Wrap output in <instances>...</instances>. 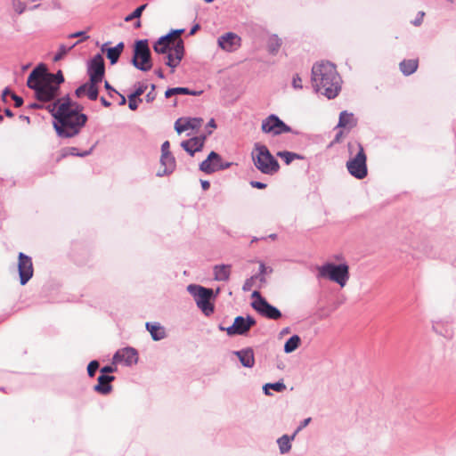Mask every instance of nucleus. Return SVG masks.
I'll use <instances>...</instances> for the list:
<instances>
[{"label":"nucleus","mask_w":456,"mask_h":456,"mask_svg":"<svg viewBox=\"0 0 456 456\" xmlns=\"http://www.w3.org/2000/svg\"><path fill=\"white\" fill-rule=\"evenodd\" d=\"M12 100L14 101V105L15 107H20L23 103V100L21 97L18 96L17 94H12Z\"/></svg>","instance_id":"obj_46"},{"label":"nucleus","mask_w":456,"mask_h":456,"mask_svg":"<svg viewBox=\"0 0 456 456\" xmlns=\"http://www.w3.org/2000/svg\"><path fill=\"white\" fill-rule=\"evenodd\" d=\"M255 278H256L255 276H252V277H250V278H248V279H247L245 281V282L243 284V288H242L244 291L250 290V289L253 286V282H254Z\"/></svg>","instance_id":"obj_41"},{"label":"nucleus","mask_w":456,"mask_h":456,"mask_svg":"<svg viewBox=\"0 0 456 456\" xmlns=\"http://www.w3.org/2000/svg\"><path fill=\"white\" fill-rule=\"evenodd\" d=\"M141 26H142V23H141V21H140V20H138V21L135 23V26H134V27H135L136 28H141Z\"/></svg>","instance_id":"obj_61"},{"label":"nucleus","mask_w":456,"mask_h":456,"mask_svg":"<svg viewBox=\"0 0 456 456\" xmlns=\"http://www.w3.org/2000/svg\"><path fill=\"white\" fill-rule=\"evenodd\" d=\"M187 291L193 297L197 306L205 315L208 316L213 314L214 305L210 303V299L215 297L213 289L197 284H190L187 287Z\"/></svg>","instance_id":"obj_8"},{"label":"nucleus","mask_w":456,"mask_h":456,"mask_svg":"<svg viewBox=\"0 0 456 456\" xmlns=\"http://www.w3.org/2000/svg\"><path fill=\"white\" fill-rule=\"evenodd\" d=\"M311 421V418L305 419L300 425L297 427V428L295 430L294 434L295 436L303 429L305 428Z\"/></svg>","instance_id":"obj_42"},{"label":"nucleus","mask_w":456,"mask_h":456,"mask_svg":"<svg viewBox=\"0 0 456 456\" xmlns=\"http://www.w3.org/2000/svg\"><path fill=\"white\" fill-rule=\"evenodd\" d=\"M230 164L223 165L222 159L219 154L211 151L208 158L201 162L200 169L206 173L211 174L229 167Z\"/></svg>","instance_id":"obj_15"},{"label":"nucleus","mask_w":456,"mask_h":456,"mask_svg":"<svg viewBox=\"0 0 456 456\" xmlns=\"http://www.w3.org/2000/svg\"><path fill=\"white\" fill-rule=\"evenodd\" d=\"M261 129L264 133L273 135L290 132V127L275 115H270L265 118L262 121Z\"/></svg>","instance_id":"obj_12"},{"label":"nucleus","mask_w":456,"mask_h":456,"mask_svg":"<svg viewBox=\"0 0 456 456\" xmlns=\"http://www.w3.org/2000/svg\"><path fill=\"white\" fill-rule=\"evenodd\" d=\"M277 155L281 157L287 165L290 164L294 159H302L298 154L289 151H279Z\"/></svg>","instance_id":"obj_32"},{"label":"nucleus","mask_w":456,"mask_h":456,"mask_svg":"<svg viewBox=\"0 0 456 456\" xmlns=\"http://www.w3.org/2000/svg\"><path fill=\"white\" fill-rule=\"evenodd\" d=\"M241 45V38L235 33L228 32L218 38V45L226 52H233Z\"/></svg>","instance_id":"obj_17"},{"label":"nucleus","mask_w":456,"mask_h":456,"mask_svg":"<svg viewBox=\"0 0 456 456\" xmlns=\"http://www.w3.org/2000/svg\"><path fill=\"white\" fill-rule=\"evenodd\" d=\"M183 28L172 30L167 35L161 37L154 44L153 49L159 54H167L166 65L172 69L176 68L184 55L183 41L181 38Z\"/></svg>","instance_id":"obj_3"},{"label":"nucleus","mask_w":456,"mask_h":456,"mask_svg":"<svg viewBox=\"0 0 456 456\" xmlns=\"http://www.w3.org/2000/svg\"><path fill=\"white\" fill-rule=\"evenodd\" d=\"M169 147H170L169 142L168 141L164 142L162 146H161V152H162L161 155H169V154H171V152L169 151Z\"/></svg>","instance_id":"obj_44"},{"label":"nucleus","mask_w":456,"mask_h":456,"mask_svg":"<svg viewBox=\"0 0 456 456\" xmlns=\"http://www.w3.org/2000/svg\"><path fill=\"white\" fill-rule=\"evenodd\" d=\"M232 272L231 265H216L213 267L214 279L217 281H227Z\"/></svg>","instance_id":"obj_23"},{"label":"nucleus","mask_w":456,"mask_h":456,"mask_svg":"<svg viewBox=\"0 0 456 456\" xmlns=\"http://www.w3.org/2000/svg\"><path fill=\"white\" fill-rule=\"evenodd\" d=\"M295 435L289 436L288 435H283L277 440V444L279 446L280 452L281 454L288 453L291 449V442L295 439Z\"/></svg>","instance_id":"obj_28"},{"label":"nucleus","mask_w":456,"mask_h":456,"mask_svg":"<svg viewBox=\"0 0 456 456\" xmlns=\"http://www.w3.org/2000/svg\"><path fill=\"white\" fill-rule=\"evenodd\" d=\"M85 35V32L83 31H78V32H76V33H73V34H70L69 36V37L72 38V37H82Z\"/></svg>","instance_id":"obj_51"},{"label":"nucleus","mask_w":456,"mask_h":456,"mask_svg":"<svg viewBox=\"0 0 456 456\" xmlns=\"http://www.w3.org/2000/svg\"><path fill=\"white\" fill-rule=\"evenodd\" d=\"M233 354L237 355L242 366L246 368H252L255 364L254 351L250 347H247L239 351H234Z\"/></svg>","instance_id":"obj_21"},{"label":"nucleus","mask_w":456,"mask_h":456,"mask_svg":"<svg viewBox=\"0 0 456 456\" xmlns=\"http://www.w3.org/2000/svg\"><path fill=\"white\" fill-rule=\"evenodd\" d=\"M133 65L142 71H148L152 68L151 51L148 40H138L134 44Z\"/></svg>","instance_id":"obj_9"},{"label":"nucleus","mask_w":456,"mask_h":456,"mask_svg":"<svg viewBox=\"0 0 456 456\" xmlns=\"http://www.w3.org/2000/svg\"><path fill=\"white\" fill-rule=\"evenodd\" d=\"M256 324V320L251 316H237L233 324L228 328L220 326L221 330H225L229 336L245 335L249 329Z\"/></svg>","instance_id":"obj_11"},{"label":"nucleus","mask_w":456,"mask_h":456,"mask_svg":"<svg viewBox=\"0 0 456 456\" xmlns=\"http://www.w3.org/2000/svg\"><path fill=\"white\" fill-rule=\"evenodd\" d=\"M55 121L53 126L59 136L70 138L77 135L86 125L87 117L80 112L78 104L62 98L48 106Z\"/></svg>","instance_id":"obj_1"},{"label":"nucleus","mask_w":456,"mask_h":456,"mask_svg":"<svg viewBox=\"0 0 456 456\" xmlns=\"http://www.w3.org/2000/svg\"><path fill=\"white\" fill-rule=\"evenodd\" d=\"M270 238H272V239H275V238H276V234H271V235H270Z\"/></svg>","instance_id":"obj_64"},{"label":"nucleus","mask_w":456,"mask_h":456,"mask_svg":"<svg viewBox=\"0 0 456 456\" xmlns=\"http://www.w3.org/2000/svg\"><path fill=\"white\" fill-rule=\"evenodd\" d=\"M52 73L47 72L45 65H39L29 74L27 85L35 91L37 100L49 102L53 100L59 93L57 85L53 83Z\"/></svg>","instance_id":"obj_4"},{"label":"nucleus","mask_w":456,"mask_h":456,"mask_svg":"<svg viewBox=\"0 0 456 456\" xmlns=\"http://www.w3.org/2000/svg\"><path fill=\"white\" fill-rule=\"evenodd\" d=\"M156 97V94H155V86L154 85H151V90L146 95V100L147 102H152Z\"/></svg>","instance_id":"obj_45"},{"label":"nucleus","mask_w":456,"mask_h":456,"mask_svg":"<svg viewBox=\"0 0 456 456\" xmlns=\"http://www.w3.org/2000/svg\"><path fill=\"white\" fill-rule=\"evenodd\" d=\"M87 72L89 80H92V82H102L105 73V65L103 57L101 54L94 56L89 63Z\"/></svg>","instance_id":"obj_13"},{"label":"nucleus","mask_w":456,"mask_h":456,"mask_svg":"<svg viewBox=\"0 0 456 456\" xmlns=\"http://www.w3.org/2000/svg\"><path fill=\"white\" fill-rule=\"evenodd\" d=\"M113 370H113V368H112L111 366H105V367L102 368L101 372H102V374H104V373H110V372H112Z\"/></svg>","instance_id":"obj_49"},{"label":"nucleus","mask_w":456,"mask_h":456,"mask_svg":"<svg viewBox=\"0 0 456 456\" xmlns=\"http://www.w3.org/2000/svg\"><path fill=\"white\" fill-rule=\"evenodd\" d=\"M105 87H106V89H108V90H111V91H113V92L117 93V92H116V91H115V90H114L110 86V84H109L107 81L105 82Z\"/></svg>","instance_id":"obj_60"},{"label":"nucleus","mask_w":456,"mask_h":456,"mask_svg":"<svg viewBox=\"0 0 456 456\" xmlns=\"http://www.w3.org/2000/svg\"><path fill=\"white\" fill-rule=\"evenodd\" d=\"M252 159L256 167L265 175L278 172L280 165L265 145H256L252 151Z\"/></svg>","instance_id":"obj_7"},{"label":"nucleus","mask_w":456,"mask_h":456,"mask_svg":"<svg viewBox=\"0 0 456 456\" xmlns=\"http://www.w3.org/2000/svg\"><path fill=\"white\" fill-rule=\"evenodd\" d=\"M147 89V86L144 84H139L138 87L135 89L132 95H134L136 98H139Z\"/></svg>","instance_id":"obj_40"},{"label":"nucleus","mask_w":456,"mask_h":456,"mask_svg":"<svg viewBox=\"0 0 456 456\" xmlns=\"http://www.w3.org/2000/svg\"><path fill=\"white\" fill-rule=\"evenodd\" d=\"M4 113H5V115H6L7 117H9V118H12V117H13V113H12V112L11 111V110H9V109H5V110H4Z\"/></svg>","instance_id":"obj_57"},{"label":"nucleus","mask_w":456,"mask_h":456,"mask_svg":"<svg viewBox=\"0 0 456 456\" xmlns=\"http://www.w3.org/2000/svg\"><path fill=\"white\" fill-rule=\"evenodd\" d=\"M269 388H272L277 392H281L286 388V386L283 382L267 383L263 387L265 395H270L268 391Z\"/></svg>","instance_id":"obj_34"},{"label":"nucleus","mask_w":456,"mask_h":456,"mask_svg":"<svg viewBox=\"0 0 456 456\" xmlns=\"http://www.w3.org/2000/svg\"><path fill=\"white\" fill-rule=\"evenodd\" d=\"M312 83L316 92L329 99L335 98L341 88V79L336 66L329 61H321L314 65Z\"/></svg>","instance_id":"obj_2"},{"label":"nucleus","mask_w":456,"mask_h":456,"mask_svg":"<svg viewBox=\"0 0 456 456\" xmlns=\"http://www.w3.org/2000/svg\"><path fill=\"white\" fill-rule=\"evenodd\" d=\"M275 41H276V47H280V45H281V44L279 43V40H278V39H275Z\"/></svg>","instance_id":"obj_63"},{"label":"nucleus","mask_w":456,"mask_h":456,"mask_svg":"<svg viewBox=\"0 0 456 456\" xmlns=\"http://www.w3.org/2000/svg\"><path fill=\"white\" fill-rule=\"evenodd\" d=\"M12 6L17 14H21L26 11V3L22 0H12Z\"/></svg>","instance_id":"obj_36"},{"label":"nucleus","mask_w":456,"mask_h":456,"mask_svg":"<svg viewBox=\"0 0 456 456\" xmlns=\"http://www.w3.org/2000/svg\"><path fill=\"white\" fill-rule=\"evenodd\" d=\"M349 159L346 168L349 174L357 178L363 179L368 175L367 156L362 145L358 142H348Z\"/></svg>","instance_id":"obj_5"},{"label":"nucleus","mask_w":456,"mask_h":456,"mask_svg":"<svg viewBox=\"0 0 456 456\" xmlns=\"http://www.w3.org/2000/svg\"><path fill=\"white\" fill-rule=\"evenodd\" d=\"M12 93H11V91H10V90L5 89V90L3 92V95H2L3 100H5V97L7 96V94H10V95L12 96Z\"/></svg>","instance_id":"obj_56"},{"label":"nucleus","mask_w":456,"mask_h":456,"mask_svg":"<svg viewBox=\"0 0 456 456\" xmlns=\"http://www.w3.org/2000/svg\"><path fill=\"white\" fill-rule=\"evenodd\" d=\"M18 270L20 284L25 285L33 276V265L31 258L21 252L19 254Z\"/></svg>","instance_id":"obj_14"},{"label":"nucleus","mask_w":456,"mask_h":456,"mask_svg":"<svg viewBox=\"0 0 456 456\" xmlns=\"http://www.w3.org/2000/svg\"><path fill=\"white\" fill-rule=\"evenodd\" d=\"M119 96H120V102H119V104L120 105L126 104V97L124 95H122V94H119Z\"/></svg>","instance_id":"obj_58"},{"label":"nucleus","mask_w":456,"mask_h":456,"mask_svg":"<svg viewBox=\"0 0 456 456\" xmlns=\"http://www.w3.org/2000/svg\"><path fill=\"white\" fill-rule=\"evenodd\" d=\"M251 185L258 189H264L266 187V184L261 182H251Z\"/></svg>","instance_id":"obj_47"},{"label":"nucleus","mask_w":456,"mask_h":456,"mask_svg":"<svg viewBox=\"0 0 456 456\" xmlns=\"http://www.w3.org/2000/svg\"><path fill=\"white\" fill-rule=\"evenodd\" d=\"M160 163L163 167V169L158 172V175L170 174L175 168V159L172 154L161 155Z\"/></svg>","instance_id":"obj_24"},{"label":"nucleus","mask_w":456,"mask_h":456,"mask_svg":"<svg viewBox=\"0 0 456 456\" xmlns=\"http://www.w3.org/2000/svg\"><path fill=\"white\" fill-rule=\"evenodd\" d=\"M100 84L101 83L88 80L86 83L77 87L75 94L78 98L86 96L91 101H95L98 98Z\"/></svg>","instance_id":"obj_18"},{"label":"nucleus","mask_w":456,"mask_h":456,"mask_svg":"<svg viewBox=\"0 0 456 456\" xmlns=\"http://www.w3.org/2000/svg\"><path fill=\"white\" fill-rule=\"evenodd\" d=\"M419 15H420L419 18L413 21V24L415 26H418V25H419L422 22L424 12H420Z\"/></svg>","instance_id":"obj_50"},{"label":"nucleus","mask_w":456,"mask_h":456,"mask_svg":"<svg viewBox=\"0 0 456 456\" xmlns=\"http://www.w3.org/2000/svg\"><path fill=\"white\" fill-rule=\"evenodd\" d=\"M292 85H293L294 88H296V89L302 88V79L298 75H295L293 77Z\"/></svg>","instance_id":"obj_43"},{"label":"nucleus","mask_w":456,"mask_h":456,"mask_svg":"<svg viewBox=\"0 0 456 456\" xmlns=\"http://www.w3.org/2000/svg\"><path fill=\"white\" fill-rule=\"evenodd\" d=\"M199 28H200V25L199 24H196L195 26H193L192 28L190 31V35L191 36L194 35Z\"/></svg>","instance_id":"obj_54"},{"label":"nucleus","mask_w":456,"mask_h":456,"mask_svg":"<svg viewBox=\"0 0 456 456\" xmlns=\"http://www.w3.org/2000/svg\"><path fill=\"white\" fill-rule=\"evenodd\" d=\"M142 102V99L136 98L134 95H128V107L131 110H136L138 108V102Z\"/></svg>","instance_id":"obj_37"},{"label":"nucleus","mask_w":456,"mask_h":456,"mask_svg":"<svg viewBox=\"0 0 456 456\" xmlns=\"http://www.w3.org/2000/svg\"><path fill=\"white\" fill-rule=\"evenodd\" d=\"M175 94H193V95H195L196 93L190 91L186 87L169 88L165 93V96L167 98H170L171 96L175 95Z\"/></svg>","instance_id":"obj_31"},{"label":"nucleus","mask_w":456,"mask_h":456,"mask_svg":"<svg viewBox=\"0 0 456 456\" xmlns=\"http://www.w3.org/2000/svg\"><path fill=\"white\" fill-rule=\"evenodd\" d=\"M267 268L265 267V264L261 263L259 265V273L260 275L264 276L266 273Z\"/></svg>","instance_id":"obj_48"},{"label":"nucleus","mask_w":456,"mask_h":456,"mask_svg":"<svg viewBox=\"0 0 456 456\" xmlns=\"http://www.w3.org/2000/svg\"><path fill=\"white\" fill-rule=\"evenodd\" d=\"M156 74L158 75L159 77L164 78V74H163V71L161 69L157 70Z\"/></svg>","instance_id":"obj_59"},{"label":"nucleus","mask_w":456,"mask_h":456,"mask_svg":"<svg viewBox=\"0 0 456 456\" xmlns=\"http://www.w3.org/2000/svg\"><path fill=\"white\" fill-rule=\"evenodd\" d=\"M146 329L151 333L152 339L155 341L161 340L166 337L165 329L159 323L147 322Z\"/></svg>","instance_id":"obj_26"},{"label":"nucleus","mask_w":456,"mask_h":456,"mask_svg":"<svg viewBox=\"0 0 456 456\" xmlns=\"http://www.w3.org/2000/svg\"><path fill=\"white\" fill-rule=\"evenodd\" d=\"M419 67V59H405L399 63V69L404 76L413 74Z\"/></svg>","instance_id":"obj_25"},{"label":"nucleus","mask_w":456,"mask_h":456,"mask_svg":"<svg viewBox=\"0 0 456 456\" xmlns=\"http://www.w3.org/2000/svg\"><path fill=\"white\" fill-rule=\"evenodd\" d=\"M147 5V4H144L137 7L132 13L125 17V21L129 22L134 19H139L142 16V12L146 9Z\"/></svg>","instance_id":"obj_35"},{"label":"nucleus","mask_w":456,"mask_h":456,"mask_svg":"<svg viewBox=\"0 0 456 456\" xmlns=\"http://www.w3.org/2000/svg\"><path fill=\"white\" fill-rule=\"evenodd\" d=\"M202 123L203 119L200 118H178L175 123V129L178 134H182L189 129L200 128Z\"/></svg>","instance_id":"obj_19"},{"label":"nucleus","mask_w":456,"mask_h":456,"mask_svg":"<svg viewBox=\"0 0 456 456\" xmlns=\"http://www.w3.org/2000/svg\"><path fill=\"white\" fill-rule=\"evenodd\" d=\"M318 278L330 280L341 288H344L350 277L349 266L346 263L336 265L333 263H325L317 267Z\"/></svg>","instance_id":"obj_6"},{"label":"nucleus","mask_w":456,"mask_h":456,"mask_svg":"<svg viewBox=\"0 0 456 456\" xmlns=\"http://www.w3.org/2000/svg\"><path fill=\"white\" fill-rule=\"evenodd\" d=\"M356 125V120L352 113L342 111L339 115L338 127L351 129Z\"/></svg>","instance_id":"obj_27"},{"label":"nucleus","mask_w":456,"mask_h":456,"mask_svg":"<svg viewBox=\"0 0 456 456\" xmlns=\"http://www.w3.org/2000/svg\"><path fill=\"white\" fill-rule=\"evenodd\" d=\"M124 43H118L115 47L107 49V58L110 60L111 64H115L124 50Z\"/></svg>","instance_id":"obj_29"},{"label":"nucleus","mask_w":456,"mask_h":456,"mask_svg":"<svg viewBox=\"0 0 456 456\" xmlns=\"http://www.w3.org/2000/svg\"><path fill=\"white\" fill-rule=\"evenodd\" d=\"M78 42L75 43L74 45L70 46H66L64 45H61L59 46V50L55 56L53 57L54 61H61Z\"/></svg>","instance_id":"obj_33"},{"label":"nucleus","mask_w":456,"mask_h":456,"mask_svg":"<svg viewBox=\"0 0 456 456\" xmlns=\"http://www.w3.org/2000/svg\"><path fill=\"white\" fill-rule=\"evenodd\" d=\"M201 185L204 190H208L210 186L208 181H201Z\"/></svg>","instance_id":"obj_55"},{"label":"nucleus","mask_w":456,"mask_h":456,"mask_svg":"<svg viewBox=\"0 0 456 456\" xmlns=\"http://www.w3.org/2000/svg\"><path fill=\"white\" fill-rule=\"evenodd\" d=\"M301 338L297 335L290 337L284 345V352L287 354L294 352L300 346Z\"/></svg>","instance_id":"obj_30"},{"label":"nucleus","mask_w":456,"mask_h":456,"mask_svg":"<svg viewBox=\"0 0 456 456\" xmlns=\"http://www.w3.org/2000/svg\"><path fill=\"white\" fill-rule=\"evenodd\" d=\"M112 380H114L113 376L105 374L100 375L98 377V383L94 387V391L102 395L109 394L112 389V387L110 384Z\"/></svg>","instance_id":"obj_22"},{"label":"nucleus","mask_w":456,"mask_h":456,"mask_svg":"<svg viewBox=\"0 0 456 456\" xmlns=\"http://www.w3.org/2000/svg\"><path fill=\"white\" fill-rule=\"evenodd\" d=\"M342 136V132H339L337 135H336V141H338L339 140V137Z\"/></svg>","instance_id":"obj_62"},{"label":"nucleus","mask_w":456,"mask_h":456,"mask_svg":"<svg viewBox=\"0 0 456 456\" xmlns=\"http://www.w3.org/2000/svg\"><path fill=\"white\" fill-rule=\"evenodd\" d=\"M138 355L135 349L132 347H125L116 352L113 356L114 363H123L126 366H131L136 363Z\"/></svg>","instance_id":"obj_16"},{"label":"nucleus","mask_w":456,"mask_h":456,"mask_svg":"<svg viewBox=\"0 0 456 456\" xmlns=\"http://www.w3.org/2000/svg\"><path fill=\"white\" fill-rule=\"evenodd\" d=\"M208 127H211L213 129L216 127V122L213 118L208 121Z\"/></svg>","instance_id":"obj_53"},{"label":"nucleus","mask_w":456,"mask_h":456,"mask_svg":"<svg viewBox=\"0 0 456 456\" xmlns=\"http://www.w3.org/2000/svg\"><path fill=\"white\" fill-rule=\"evenodd\" d=\"M99 368V362L97 361H92L89 362L87 366V373L90 377H94L96 370Z\"/></svg>","instance_id":"obj_38"},{"label":"nucleus","mask_w":456,"mask_h":456,"mask_svg":"<svg viewBox=\"0 0 456 456\" xmlns=\"http://www.w3.org/2000/svg\"><path fill=\"white\" fill-rule=\"evenodd\" d=\"M52 76L53 77V83L56 84L60 89V85L64 81L62 72L59 70L56 74H52Z\"/></svg>","instance_id":"obj_39"},{"label":"nucleus","mask_w":456,"mask_h":456,"mask_svg":"<svg viewBox=\"0 0 456 456\" xmlns=\"http://www.w3.org/2000/svg\"><path fill=\"white\" fill-rule=\"evenodd\" d=\"M205 140L206 136L193 137L187 141H183L181 143V146L191 155H193L196 151L202 150Z\"/></svg>","instance_id":"obj_20"},{"label":"nucleus","mask_w":456,"mask_h":456,"mask_svg":"<svg viewBox=\"0 0 456 456\" xmlns=\"http://www.w3.org/2000/svg\"><path fill=\"white\" fill-rule=\"evenodd\" d=\"M251 297L253 298L251 306L261 316L270 320H278L281 317V311L270 305L267 300L261 296L259 291H253Z\"/></svg>","instance_id":"obj_10"},{"label":"nucleus","mask_w":456,"mask_h":456,"mask_svg":"<svg viewBox=\"0 0 456 456\" xmlns=\"http://www.w3.org/2000/svg\"><path fill=\"white\" fill-rule=\"evenodd\" d=\"M101 102L102 104L104 106V107H110V102H108L104 97H102L101 98Z\"/></svg>","instance_id":"obj_52"}]
</instances>
